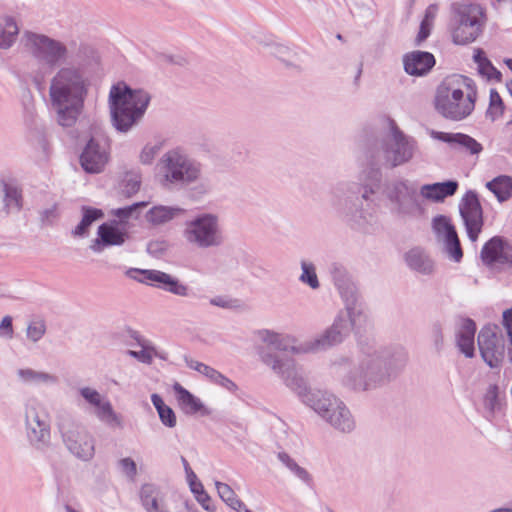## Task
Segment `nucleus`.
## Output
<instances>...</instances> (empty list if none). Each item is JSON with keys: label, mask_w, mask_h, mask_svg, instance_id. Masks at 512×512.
<instances>
[{"label": "nucleus", "mask_w": 512, "mask_h": 512, "mask_svg": "<svg viewBox=\"0 0 512 512\" xmlns=\"http://www.w3.org/2000/svg\"><path fill=\"white\" fill-rule=\"evenodd\" d=\"M46 332V325L44 321H35L27 327V337L33 341L38 342Z\"/></svg>", "instance_id": "obj_50"}, {"label": "nucleus", "mask_w": 512, "mask_h": 512, "mask_svg": "<svg viewBox=\"0 0 512 512\" xmlns=\"http://www.w3.org/2000/svg\"><path fill=\"white\" fill-rule=\"evenodd\" d=\"M27 436L30 443L39 450L50 443V425L47 416L31 408L26 412Z\"/></svg>", "instance_id": "obj_20"}, {"label": "nucleus", "mask_w": 512, "mask_h": 512, "mask_svg": "<svg viewBox=\"0 0 512 512\" xmlns=\"http://www.w3.org/2000/svg\"><path fill=\"white\" fill-rule=\"evenodd\" d=\"M147 204L148 203L145 201L136 202L132 205L115 209L112 211V214L114 216H116L117 218H119L121 222H125L127 219L133 217L134 213L139 208L145 207V206H147Z\"/></svg>", "instance_id": "obj_48"}, {"label": "nucleus", "mask_w": 512, "mask_h": 512, "mask_svg": "<svg viewBox=\"0 0 512 512\" xmlns=\"http://www.w3.org/2000/svg\"><path fill=\"white\" fill-rule=\"evenodd\" d=\"M160 164L167 188L189 186L201 175V164L176 150L165 153Z\"/></svg>", "instance_id": "obj_10"}, {"label": "nucleus", "mask_w": 512, "mask_h": 512, "mask_svg": "<svg viewBox=\"0 0 512 512\" xmlns=\"http://www.w3.org/2000/svg\"><path fill=\"white\" fill-rule=\"evenodd\" d=\"M508 246L507 241L501 236H494L487 241L481 250V259L486 265L494 263H505L508 258L505 249Z\"/></svg>", "instance_id": "obj_26"}, {"label": "nucleus", "mask_w": 512, "mask_h": 512, "mask_svg": "<svg viewBox=\"0 0 512 512\" xmlns=\"http://www.w3.org/2000/svg\"><path fill=\"white\" fill-rule=\"evenodd\" d=\"M89 79L83 68L75 65L61 66L51 78L49 96L63 127L73 126L84 107Z\"/></svg>", "instance_id": "obj_3"}, {"label": "nucleus", "mask_w": 512, "mask_h": 512, "mask_svg": "<svg viewBox=\"0 0 512 512\" xmlns=\"http://www.w3.org/2000/svg\"><path fill=\"white\" fill-rule=\"evenodd\" d=\"M459 187L455 180L425 184L420 188V195L433 202H442L445 198L453 196Z\"/></svg>", "instance_id": "obj_25"}, {"label": "nucleus", "mask_w": 512, "mask_h": 512, "mask_svg": "<svg viewBox=\"0 0 512 512\" xmlns=\"http://www.w3.org/2000/svg\"><path fill=\"white\" fill-rule=\"evenodd\" d=\"M432 227L438 239L444 238L447 234L456 230L450 219L445 215L434 217Z\"/></svg>", "instance_id": "obj_44"}, {"label": "nucleus", "mask_w": 512, "mask_h": 512, "mask_svg": "<svg viewBox=\"0 0 512 512\" xmlns=\"http://www.w3.org/2000/svg\"><path fill=\"white\" fill-rule=\"evenodd\" d=\"M58 218L57 204L40 212V221L43 225H51Z\"/></svg>", "instance_id": "obj_61"}, {"label": "nucleus", "mask_w": 512, "mask_h": 512, "mask_svg": "<svg viewBox=\"0 0 512 512\" xmlns=\"http://www.w3.org/2000/svg\"><path fill=\"white\" fill-rule=\"evenodd\" d=\"M436 60L432 53L426 51H412L403 56V66L411 76H425L435 66Z\"/></svg>", "instance_id": "obj_21"}, {"label": "nucleus", "mask_w": 512, "mask_h": 512, "mask_svg": "<svg viewBox=\"0 0 512 512\" xmlns=\"http://www.w3.org/2000/svg\"><path fill=\"white\" fill-rule=\"evenodd\" d=\"M266 46L270 48V54L281 60L287 66L300 68L299 65L295 63L296 52L288 46L279 43L266 44Z\"/></svg>", "instance_id": "obj_38"}, {"label": "nucleus", "mask_w": 512, "mask_h": 512, "mask_svg": "<svg viewBox=\"0 0 512 512\" xmlns=\"http://www.w3.org/2000/svg\"><path fill=\"white\" fill-rule=\"evenodd\" d=\"M431 26H432L431 22L427 21V19H423L421 21L419 32L416 37L417 45H420L421 42H423L424 40H426L429 37L430 31H431Z\"/></svg>", "instance_id": "obj_62"}, {"label": "nucleus", "mask_w": 512, "mask_h": 512, "mask_svg": "<svg viewBox=\"0 0 512 512\" xmlns=\"http://www.w3.org/2000/svg\"><path fill=\"white\" fill-rule=\"evenodd\" d=\"M141 186V176L137 172H127L122 181V192L130 197L137 193Z\"/></svg>", "instance_id": "obj_43"}, {"label": "nucleus", "mask_w": 512, "mask_h": 512, "mask_svg": "<svg viewBox=\"0 0 512 512\" xmlns=\"http://www.w3.org/2000/svg\"><path fill=\"white\" fill-rule=\"evenodd\" d=\"M57 427L62 440L71 454L82 461H89L95 454L93 437L67 413L57 416Z\"/></svg>", "instance_id": "obj_11"}, {"label": "nucleus", "mask_w": 512, "mask_h": 512, "mask_svg": "<svg viewBox=\"0 0 512 512\" xmlns=\"http://www.w3.org/2000/svg\"><path fill=\"white\" fill-rule=\"evenodd\" d=\"M118 467L122 473L130 480H134L137 475V466L133 459L126 457L118 461Z\"/></svg>", "instance_id": "obj_51"}, {"label": "nucleus", "mask_w": 512, "mask_h": 512, "mask_svg": "<svg viewBox=\"0 0 512 512\" xmlns=\"http://www.w3.org/2000/svg\"><path fill=\"white\" fill-rule=\"evenodd\" d=\"M183 237L192 247L209 249L220 247L224 236L219 217L213 213H199L185 222Z\"/></svg>", "instance_id": "obj_9"}, {"label": "nucleus", "mask_w": 512, "mask_h": 512, "mask_svg": "<svg viewBox=\"0 0 512 512\" xmlns=\"http://www.w3.org/2000/svg\"><path fill=\"white\" fill-rule=\"evenodd\" d=\"M127 275L141 283H157V287L174 295L187 297L190 289L187 285L180 282L177 278L160 270L131 268Z\"/></svg>", "instance_id": "obj_16"}, {"label": "nucleus", "mask_w": 512, "mask_h": 512, "mask_svg": "<svg viewBox=\"0 0 512 512\" xmlns=\"http://www.w3.org/2000/svg\"><path fill=\"white\" fill-rule=\"evenodd\" d=\"M108 161L107 142L104 139L91 137L80 155V164L83 170L86 173L98 174L104 170Z\"/></svg>", "instance_id": "obj_18"}, {"label": "nucleus", "mask_w": 512, "mask_h": 512, "mask_svg": "<svg viewBox=\"0 0 512 512\" xmlns=\"http://www.w3.org/2000/svg\"><path fill=\"white\" fill-rule=\"evenodd\" d=\"M184 212L185 210L178 206L156 205L146 212L145 218L151 225L160 226L174 220Z\"/></svg>", "instance_id": "obj_28"}, {"label": "nucleus", "mask_w": 512, "mask_h": 512, "mask_svg": "<svg viewBox=\"0 0 512 512\" xmlns=\"http://www.w3.org/2000/svg\"><path fill=\"white\" fill-rule=\"evenodd\" d=\"M384 195L392 211L401 217H416L423 211L416 185L407 179H394L385 184Z\"/></svg>", "instance_id": "obj_12"}, {"label": "nucleus", "mask_w": 512, "mask_h": 512, "mask_svg": "<svg viewBox=\"0 0 512 512\" xmlns=\"http://www.w3.org/2000/svg\"><path fill=\"white\" fill-rule=\"evenodd\" d=\"M325 421L329 423L335 430L342 433H351L355 429V420L343 401H340Z\"/></svg>", "instance_id": "obj_24"}, {"label": "nucleus", "mask_w": 512, "mask_h": 512, "mask_svg": "<svg viewBox=\"0 0 512 512\" xmlns=\"http://www.w3.org/2000/svg\"><path fill=\"white\" fill-rule=\"evenodd\" d=\"M486 187L496 196L499 202H505L512 197V177L500 175L486 183Z\"/></svg>", "instance_id": "obj_33"}, {"label": "nucleus", "mask_w": 512, "mask_h": 512, "mask_svg": "<svg viewBox=\"0 0 512 512\" xmlns=\"http://www.w3.org/2000/svg\"><path fill=\"white\" fill-rule=\"evenodd\" d=\"M215 486L218 492V495L220 498L230 507L233 508L234 506L241 507V504H239L236 493L233 491V489L226 483H222L219 481L215 482Z\"/></svg>", "instance_id": "obj_45"}, {"label": "nucleus", "mask_w": 512, "mask_h": 512, "mask_svg": "<svg viewBox=\"0 0 512 512\" xmlns=\"http://www.w3.org/2000/svg\"><path fill=\"white\" fill-rule=\"evenodd\" d=\"M503 326L506 329L507 335L512 334V307L503 312Z\"/></svg>", "instance_id": "obj_63"}, {"label": "nucleus", "mask_w": 512, "mask_h": 512, "mask_svg": "<svg viewBox=\"0 0 512 512\" xmlns=\"http://www.w3.org/2000/svg\"><path fill=\"white\" fill-rule=\"evenodd\" d=\"M459 212L469 239L475 242L483 226V210L475 191L465 193L459 204Z\"/></svg>", "instance_id": "obj_17"}, {"label": "nucleus", "mask_w": 512, "mask_h": 512, "mask_svg": "<svg viewBox=\"0 0 512 512\" xmlns=\"http://www.w3.org/2000/svg\"><path fill=\"white\" fill-rule=\"evenodd\" d=\"M408 360L402 347L378 349L375 345H361L352 359L341 358L335 364L352 365L343 377V384L355 391H368L389 383L403 370Z\"/></svg>", "instance_id": "obj_2"}, {"label": "nucleus", "mask_w": 512, "mask_h": 512, "mask_svg": "<svg viewBox=\"0 0 512 512\" xmlns=\"http://www.w3.org/2000/svg\"><path fill=\"white\" fill-rule=\"evenodd\" d=\"M21 44L37 64L30 72L31 79L37 86L42 85L46 77L69 57V50L64 42L43 33L25 30L21 35Z\"/></svg>", "instance_id": "obj_6"}, {"label": "nucleus", "mask_w": 512, "mask_h": 512, "mask_svg": "<svg viewBox=\"0 0 512 512\" xmlns=\"http://www.w3.org/2000/svg\"><path fill=\"white\" fill-rule=\"evenodd\" d=\"M278 459L292 472L296 477L302 480L305 483H309L311 480L310 474L308 471L299 466L294 459H292L287 453L280 452L278 454Z\"/></svg>", "instance_id": "obj_42"}, {"label": "nucleus", "mask_w": 512, "mask_h": 512, "mask_svg": "<svg viewBox=\"0 0 512 512\" xmlns=\"http://www.w3.org/2000/svg\"><path fill=\"white\" fill-rule=\"evenodd\" d=\"M184 361H185V364L187 365V367L199 372L200 374L205 376L210 381H211L212 377L216 375L217 370L209 365H206L202 362L194 360L188 356H184Z\"/></svg>", "instance_id": "obj_46"}, {"label": "nucleus", "mask_w": 512, "mask_h": 512, "mask_svg": "<svg viewBox=\"0 0 512 512\" xmlns=\"http://www.w3.org/2000/svg\"><path fill=\"white\" fill-rule=\"evenodd\" d=\"M301 270L302 273L299 277V280L308 285L311 289H318L320 287V283L316 274L315 265L312 262H307L305 260L301 261Z\"/></svg>", "instance_id": "obj_41"}, {"label": "nucleus", "mask_w": 512, "mask_h": 512, "mask_svg": "<svg viewBox=\"0 0 512 512\" xmlns=\"http://www.w3.org/2000/svg\"><path fill=\"white\" fill-rule=\"evenodd\" d=\"M0 194L3 202V211L6 215L13 211H21L23 208V196L19 187L2 179L0 180Z\"/></svg>", "instance_id": "obj_27"}, {"label": "nucleus", "mask_w": 512, "mask_h": 512, "mask_svg": "<svg viewBox=\"0 0 512 512\" xmlns=\"http://www.w3.org/2000/svg\"><path fill=\"white\" fill-rule=\"evenodd\" d=\"M150 100L143 89H132L125 82L114 84L108 99L113 127L121 133L130 131L143 118Z\"/></svg>", "instance_id": "obj_7"}, {"label": "nucleus", "mask_w": 512, "mask_h": 512, "mask_svg": "<svg viewBox=\"0 0 512 512\" xmlns=\"http://www.w3.org/2000/svg\"><path fill=\"white\" fill-rule=\"evenodd\" d=\"M431 136L451 146H459L468 151L471 155H477L482 152V145L473 137L464 133H449L442 131H432Z\"/></svg>", "instance_id": "obj_23"}, {"label": "nucleus", "mask_w": 512, "mask_h": 512, "mask_svg": "<svg viewBox=\"0 0 512 512\" xmlns=\"http://www.w3.org/2000/svg\"><path fill=\"white\" fill-rule=\"evenodd\" d=\"M263 360L280 378L285 385L295 392L301 401L312 408L323 420L328 413L337 407L341 401L335 395L322 390H311L308 388L301 369L293 360H279L275 356L265 353Z\"/></svg>", "instance_id": "obj_4"}, {"label": "nucleus", "mask_w": 512, "mask_h": 512, "mask_svg": "<svg viewBox=\"0 0 512 512\" xmlns=\"http://www.w3.org/2000/svg\"><path fill=\"white\" fill-rule=\"evenodd\" d=\"M456 344L461 353L467 358L475 356L474 337L456 335Z\"/></svg>", "instance_id": "obj_49"}, {"label": "nucleus", "mask_w": 512, "mask_h": 512, "mask_svg": "<svg viewBox=\"0 0 512 512\" xmlns=\"http://www.w3.org/2000/svg\"><path fill=\"white\" fill-rule=\"evenodd\" d=\"M0 331H3L9 338L13 335L12 318L5 316L0 323Z\"/></svg>", "instance_id": "obj_64"}, {"label": "nucleus", "mask_w": 512, "mask_h": 512, "mask_svg": "<svg viewBox=\"0 0 512 512\" xmlns=\"http://www.w3.org/2000/svg\"><path fill=\"white\" fill-rule=\"evenodd\" d=\"M475 333L476 323L470 318H465L462 320L460 330L456 335L475 338Z\"/></svg>", "instance_id": "obj_60"}, {"label": "nucleus", "mask_w": 512, "mask_h": 512, "mask_svg": "<svg viewBox=\"0 0 512 512\" xmlns=\"http://www.w3.org/2000/svg\"><path fill=\"white\" fill-rule=\"evenodd\" d=\"M132 337L137 341V343L142 347L140 351L128 350V355L137 359L138 361L151 364L153 359V354L157 355V351L154 347L146 345L145 341L141 338V336L137 332H133Z\"/></svg>", "instance_id": "obj_39"}, {"label": "nucleus", "mask_w": 512, "mask_h": 512, "mask_svg": "<svg viewBox=\"0 0 512 512\" xmlns=\"http://www.w3.org/2000/svg\"><path fill=\"white\" fill-rule=\"evenodd\" d=\"M483 361L492 369L499 368L506 354V339L497 325H485L477 336Z\"/></svg>", "instance_id": "obj_14"}, {"label": "nucleus", "mask_w": 512, "mask_h": 512, "mask_svg": "<svg viewBox=\"0 0 512 512\" xmlns=\"http://www.w3.org/2000/svg\"><path fill=\"white\" fill-rule=\"evenodd\" d=\"M151 402L155 407L161 423L167 428H174L177 425V418L174 410L166 405L162 397L153 393L151 395Z\"/></svg>", "instance_id": "obj_35"}, {"label": "nucleus", "mask_w": 512, "mask_h": 512, "mask_svg": "<svg viewBox=\"0 0 512 512\" xmlns=\"http://www.w3.org/2000/svg\"><path fill=\"white\" fill-rule=\"evenodd\" d=\"M167 249L168 243L164 240H154L147 244V252L154 257L162 256Z\"/></svg>", "instance_id": "obj_55"}, {"label": "nucleus", "mask_w": 512, "mask_h": 512, "mask_svg": "<svg viewBox=\"0 0 512 512\" xmlns=\"http://www.w3.org/2000/svg\"><path fill=\"white\" fill-rule=\"evenodd\" d=\"M478 71L481 75L485 76L488 80H497L501 79V72L497 70L491 61L488 59L482 65L478 67Z\"/></svg>", "instance_id": "obj_53"}, {"label": "nucleus", "mask_w": 512, "mask_h": 512, "mask_svg": "<svg viewBox=\"0 0 512 512\" xmlns=\"http://www.w3.org/2000/svg\"><path fill=\"white\" fill-rule=\"evenodd\" d=\"M98 236L104 242V246H118L122 245L128 238V233L119 228L117 221L111 223H103L98 227Z\"/></svg>", "instance_id": "obj_31"}, {"label": "nucleus", "mask_w": 512, "mask_h": 512, "mask_svg": "<svg viewBox=\"0 0 512 512\" xmlns=\"http://www.w3.org/2000/svg\"><path fill=\"white\" fill-rule=\"evenodd\" d=\"M452 11L453 42L458 45L474 42L482 34L486 24L485 9L476 3H455Z\"/></svg>", "instance_id": "obj_8"}, {"label": "nucleus", "mask_w": 512, "mask_h": 512, "mask_svg": "<svg viewBox=\"0 0 512 512\" xmlns=\"http://www.w3.org/2000/svg\"><path fill=\"white\" fill-rule=\"evenodd\" d=\"M82 213L83 216L80 223L72 230V235L75 237L86 236L90 226L104 216L102 210L89 206H82Z\"/></svg>", "instance_id": "obj_34"}, {"label": "nucleus", "mask_w": 512, "mask_h": 512, "mask_svg": "<svg viewBox=\"0 0 512 512\" xmlns=\"http://www.w3.org/2000/svg\"><path fill=\"white\" fill-rule=\"evenodd\" d=\"M97 418L111 427H122L121 417L114 411L109 401L102 402L96 406Z\"/></svg>", "instance_id": "obj_37"}, {"label": "nucleus", "mask_w": 512, "mask_h": 512, "mask_svg": "<svg viewBox=\"0 0 512 512\" xmlns=\"http://www.w3.org/2000/svg\"><path fill=\"white\" fill-rule=\"evenodd\" d=\"M159 150L160 147L158 145H145L140 153L141 163L146 165L151 164Z\"/></svg>", "instance_id": "obj_56"}, {"label": "nucleus", "mask_w": 512, "mask_h": 512, "mask_svg": "<svg viewBox=\"0 0 512 512\" xmlns=\"http://www.w3.org/2000/svg\"><path fill=\"white\" fill-rule=\"evenodd\" d=\"M485 406L489 410L493 411L498 405V386L490 385L485 394Z\"/></svg>", "instance_id": "obj_59"}, {"label": "nucleus", "mask_w": 512, "mask_h": 512, "mask_svg": "<svg viewBox=\"0 0 512 512\" xmlns=\"http://www.w3.org/2000/svg\"><path fill=\"white\" fill-rule=\"evenodd\" d=\"M365 319V310H360V313L355 315L347 311L346 308L341 310L335 317L333 324L310 342L309 349L312 351H323L342 343L350 331L360 325Z\"/></svg>", "instance_id": "obj_13"}, {"label": "nucleus", "mask_w": 512, "mask_h": 512, "mask_svg": "<svg viewBox=\"0 0 512 512\" xmlns=\"http://www.w3.org/2000/svg\"><path fill=\"white\" fill-rule=\"evenodd\" d=\"M79 393L90 405L96 407L101 404L102 397L97 390L90 387H82L79 389Z\"/></svg>", "instance_id": "obj_54"}, {"label": "nucleus", "mask_w": 512, "mask_h": 512, "mask_svg": "<svg viewBox=\"0 0 512 512\" xmlns=\"http://www.w3.org/2000/svg\"><path fill=\"white\" fill-rule=\"evenodd\" d=\"M18 377L27 384L53 385L58 382L57 376L46 372L36 371L31 368L19 369Z\"/></svg>", "instance_id": "obj_36"}, {"label": "nucleus", "mask_w": 512, "mask_h": 512, "mask_svg": "<svg viewBox=\"0 0 512 512\" xmlns=\"http://www.w3.org/2000/svg\"><path fill=\"white\" fill-rule=\"evenodd\" d=\"M259 335L264 343L267 344L266 347L262 348L259 351L260 358L264 364H266L263 360V354L268 353L279 360H293L291 357L281 356L280 353H299L300 349L295 346V339L289 335L279 334L270 330H262L259 332Z\"/></svg>", "instance_id": "obj_19"}, {"label": "nucleus", "mask_w": 512, "mask_h": 512, "mask_svg": "<svg viewBox=\"0 0 512 512\" xmlns=\"http://www.w3.org/2000/svg\"><path fill=\"white\" fill-rule=\"evenodd\" d=\"M503 111H504V103H503L499 93L495 89H491L490 103H489V109L487 111V115L491 116V119L494 120L496 117L502 115Z\"/></svg>", "instance_id": "obj_47"}, {"label": "nucleus", "mask_w": 512, "mask_h": 512, "mask_svg": "<svg viewBox=\"0 0 512 512\" xmlns=\"http://www.w3.org/2000/svg\"><path fill=\"white\" fill-rule=\"evenodd\" d=\"M140 500L146 512H170L160 499V490L151 483L142 485Z\"/></svg>", "instance_id": "obj_29"}, {"label": "nucleus", "mask_w": 512, "mask_h": 512, "mask_svg": "<svg viewBox=\"0 0 512 512\" xmlns=\"http://www.w3.org/2000/svg\"><path fill=\"white\" fill-rule=\"evenodd\" d=\"M418 150L415 138L406 135L397 124L390 121V136L375 141L365 151L366 168L363 171L365 186L340 183L331 191L330 204L339 218L353 229L362 230L372 220L363 208V200L379 189L382 168L394 169L409 163Z\"/></svg>", "instance_id": "obj_1"}, {"label": "nucleus", "mask_w": 512, "mask_h": 512, "mask_svg": "<svg viewBox=\"0 0 512 512\" xmlns=\"http://www.w3.org/2000/svg\"><path fill=\"white\" fill-rule=\"evenodd\" d=\"M405 261L410 269L424 274L430 275L434 271V263L431 258L419 248H414L405 254Z\"/></svg>", "instance_id": "obj_30"}, {"label": "nucleus", "mask_w": 512, "mask_h": 512, "mask_svg": "<svg viewBox=\"0 0 512 512\" xmlns=\"http://www.w3.org/2000/svg\"><path fill=\"white\" fill-rule=\"evenodd\" d=\"M19 34V27L15 19L11 16H6L0 22V49L8 50L16 42Z\"/></svg>", "instance_id": "obj_32"}, {"label": "nucleus", "mask_w": 512, "mask_h": 512, "mask_svg": "<svg viewBox=\"0 0 512 512\" xmlns=\"http://www.w3.org/2000/svg\"><path fill=\"white\" fill-rule=\"evenodd\" d=\"M173 390L176 393L179 406L185 414L193 415L200 413L202 416H208L212 413V410L207 408L199 398L178 382L173 385Z\"/></svg>", "instance_id": "obj_22"}, {"label": "nucleus", "mask_w": 512, "mask_h": 512, "mask_svg": "<svg viewBox=\"0 0 512 512\" xmlns=\"http://www.w3.org/2000/svg\"><path fill=\"white\" fill-rule=\"evenodd\" d=\"M445 251L451 259H453L455 262H459L463 257V251L459 238L445 245Z\"/></svg>", "instance_id": "obj_57"}, {"label": "nucleus", "mask_w": 512, "mask_h": 512, "mask_svg": "<svg viewBox=\"0 0 512 512\" xmlns=\"http://www.w3.org/2000/svg\"><path fill=\"white\" fill-rule=\"evenodd\" d=\"M211 382L227 389L230 392H235L238 388L232 380L227 378L218 370L216 371V375L212 377Z\"/></svg>", "instance_id": "obj_58"}, {"label": "nucleus", "mask_w": 512, "mask_h": 512, "mask_svg": "<svg viewBox=\"0 0 512 512\" xmlns=\"http://www.w3.org/2000/svg\"><path fill=\"white\" fill-rule=\"evenodd\" d=\"M477 90L472 79L462 75L446 77L436 89L435 110L445 119L462 121L475 109Z\"/></svg>", "instance_id": "obj_5"}, {"label": "nucleus", "mask_w": 512, "mask_h": 512, "mask_svg": "<svg viewBox=\"0 0 512 512\" xmlns=\"http://www.w3.org/2000/svg\"><path fill=\"white\" fill-rule=\"evenodd\" d=\"M431 338L435 347V350L439 353L443 349L444 337L443 328L440 322L433 323L431 327Z\"/></svg>", "instance_id": "obj_52"}, {"label": "nucleus", "mask_w": 512, "mask_h": 512, "mask_svg": "<svg viewBox=\"0 0 512 512\" xmlns=\"http://www.w3.org/2000/svg\"><path fill=\"white\" fill-rule=\"evenodd\" d=\"M187 189V195L192 200H200L211 190L210 182L202 177V174L199 178L192 182L191 185L185 187Z\"/></svg>", "instance_id": "obj_40"}, {"label": "nucleus", "mask_w": 512, "mask_h": 512, "mask_svg": "<svg viewBox=\"0 0 512 512\" xmlns=\"http://www.w3.org/2000/svg\"><path fill=\"white\" fill-rule=\"evenodd\" d=\"M329 274L337 288L347 311L353 315L365 310L361 295L346 267L339 262H332L329 265Z\"/></svg>", "instance_id": "obj_15"}]
</instances>
